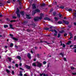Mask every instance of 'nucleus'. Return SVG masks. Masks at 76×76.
<instances>
[{
    "label": "nucleus",
    "instance_id": "5fc2aeb1",
    "mask_svg": "<svg viewBox=\"0 0 76 76\" xmlns=\"http://www.w3.org/2000/svg\"><path fill=\"white\" fill-rule=\"evenodd\" d=\"M6 20H7V21H10V19L8 18H7Z\"/></svg>",
    "mask_w": 76,
    "mask_h": 76
},
{
    "label": "nucleus",
    "instance_id": "393cba45",
    "mask_svg": "<svg viewBox=\"0 0 76 76\" xmlns=\"http://www.w3.org/2000/svg\"><path fill=\"white\" fill-rule=\"evenodd\" d=\"M67 11H68V12H72V9H68Z\"/></svg>",
    "mask_w": 76,
    "mask_h": 76
},
{
    "label": "nucleus",
    "instance_id": "37998d69",
    "mask_svg": "<svg viewBox=\"0 0 76 76\" xmlns=\"http://www.w3.org/2000/svg\"><path fill=\"white\" fill-rule=\"evenodd\" d=\"M72 75H76V72H75V73L72 72Z\"/></svg>",
    "mask_w": 76,
    "mask_h": 76
},
{
    "label": "nucleus",
    "instance_id": "680f3d73",
    "mask_svg": "<svg viewBox=\"0 0 76 76\" xmlns=\"http://www.w3.org/2000/svg\"><path fill=\"white\" fill-rule=\"evenodd\" d=\"M64 61H66V58H64Z\"/></svg>",
    "mask_w": 76,
    "mask_h": 76
},
{
    "label": "nucleus",
    "instance_id": "09e8293b",
    "mask_svg": "<svg viewBox=\"0 0 76 76\" xmlns=\"http://www.w3.org/2000/svg\"><path fill=\"white\" fill-rule=\"evenodd\" d=\"M12 75H13L14 74H15V72H14V71H12Z\"/></svg>",
    "mask_w": 76,
    "mask_h": 76
},
{
    "label": "nucleus",
    "instance_id": "603ef678",
    "mask_svg": "<svg viewBox=\"0 0 76 76\" xmlns=\"http://www.w3.org/2000/svg\"><path fill=\"white\" fill-rule=\"evenodd\" d=\"M74 40H76V36H75L74 37Z\"/></svg>",
    "mask_w": 76,
    "mask_h": 76
},
{
    "label": "nucleus",
    "instance_id": "bf43d9fd",
    "mask_svg": "<svg viewBox=\"0 0 76 76\" xmlns=\"http://www.w3.org/2000/svg\"><path fill=\"white\" fill-rule=\"evenodd\" d=\"M35 50H37V49H38V47H35Z\"/></svg>",
    "mask_w": 76,
    "mask_h": 76
},
{
    "label": "nucleus",
    "instance_id": "f3484780",
    "mask_svg": "<svg viewBox=\"0 0 76 76\" xmlns=\"http://www.w3.org/2000/svg\"><path fill=\"white\" fill-rule=\"evenodd\" d=\"M34 20L35 22L36 21H38V17H36L34 19Z\"/></svg>",
    "mask_w": 76,
    "mask_h": 76
},
{
    "label": "nucleus",
    "instance_id": "cd10ccee",
    "mask_svg": "<svg viewBox=\"0 0 76 76\" xmlns=\"http://www.w3.org/2000/svg\"><path fill=\"white\" fill-rule=\"evenodd\" d=\"M6 72H7V73H10V71L8 69H6Z\"/></svg>",
    "mask_w": 76,
    "mask_h": 76
},
{
    "label": "nucleus",
    "instance_id": "e2e57ef3",
    "mask_svg": "<svg viewBox=\"0 0 76 76\" xmlns=\"http://www.w3.org/2000/svg\"><path fill=\"white\" fill-rule=\"evenodd\" d=\"M60 42L61 43V46L62 45V42H61V41Z\"/></svg>",
    "mask_w": 76,
    "mask_h": 76
},
{
    "label": "nucleus",
    "instance_id": "49530a36",
    "mask_svg": "<svg viewBox=\"0 0 76 76\" xmlns=\"http://www.w3.org/2000/svg\"><path fill=\"white\" fill-rule=\"evenodd\" d=\"M19 75L20 76H22L23 75V74L22 73H20L19 74Z\"/></svg>",
    "mask_w": 76,
    "mask_h": 76
},
{
    "label": "nucleus",
    "instance_id": "dca6fc26",
    "mask_svg": "<svg viewBox=\"0 0 76 76\" xmlns=\"http://www.w3.org/2000/svg\"><path fill=\"white\" fill-rule=\"evenodd\" d=\"M26 18L27 19H31V18L29 17V15H26Z\"/></svg>",
    "mask_w": 76,
    "mask_h": 76
},
{
    "label": "nucleus",
    "instance_id": "6ab92c4d",
    "mask_svg": "<svg viewBox=\"0 0 76 76\" xmlns=\"http://www.w3.org/2000/svg\"><path fill=\"white\" fill-rule=\"evenodd\" d=\"M10 47L11 48H12V47H13V43H11L10 44Z\"/></svg>",
    "mask_w": 76,
    "mask_h": 76
},
{
    "label": "nucleus",
    "instance_id": "0eeeda50",
    "mask_svg": "<svg viewBox=\"0 0 76 76\" xmlns=\"http://www.w3.org/2000/svg\"><path fill=\"white\" fill-rule=\"evenodd\" d=\"M20 2H19V4H20V6H19V9H22V5H21V4H22V3L20 2V1H22V0H19Z\"/></svg>",
    "mask_w": 76,
    "mask_h": 76
},
{
    "label": "nucleus",
    "instance_id": "9b49d317",
    "mask_svg": "<svg viewBox=\"0 0 76 76\" xmlns=\"http://www.w3.org/2000/svg\"><path fill=\"white\" fill-rule=\"evenodd\" d=\"M32 8L33 9H36L37 7H36V6L35 5V4H33L32 5Z\"/></svg>",
    "mask_w": 76,
    "mask_h": 76
},
{
    "label": "nucleus",
    "instance_id": "b1692460",
    "mask_svg": "<svg viewBox=\"0 0 76 76\" xmlns=\"http://www.w3.org/2000/svg\"><path fill=\"white\" fill-rule=\"evenodd\" d=\"M58 24H62V22L61 21H59L58 22Z\"/></svg>",
    "mask_w": 76,
    "mask_h": 76
},
{
    "label": "nucleus",
    "instance_id": "72a5a7b5",
    "mask_svg": "<svg viewBox=\"0 0 76 76\" xmlns=\"http://www.w3.org/2000/svg\"><path fill=\"white\" fill-rule=\"evenodd\" d=\"M59 8H61V9H64V7L63 6H61Z\"/></svg>",
    "mask_w": 76,
    "mask_h": 76
},
{
    "label": "nucleus",
    "instance_id": "864d4df0",
    "mask_svg": "<svg viewBox=\"0 0 76 76\" xmlns=\"http://www.w3.org/2000/svg\"><path fill=\"white\" fill-rule=\"evenodd\" d=\"M74 15L75 17H76V13H74Z\"/></svg>",
    "mask_w": 76,
    "mask_h": 76
},
{
    "label": "nucleus",
    "instance_id": "1a4fd4ad",
    "mask_svg": "<svg viewBox=\"0 0 76 76\" xmlns=\"http://www.w3.org/2000/svg\"><path fill=\"white\" fill-rule=\"evenodd\" d=\"M40 76H42L43 75V76H48V75L46 74V75L45 74H44L43 73L42 74H40Z\"/></svg>",
    "mask_w": 76,
    "mask_h": 76
},
{
    "label": "nucleus",
    "instance_id": "39448f33",
    "mask_svg": "<svg viewBox=\"0 0 76 76\" xmlns=\"http://www.w3.org/2000/svg\"><path fill=\"white\" fill-rule=\"evenodd\" d=\"M40 16L39 17H37L38 20L39 19V20H41V19H42V17L44 16V15H43L42 13L40 14Z\"/></svg>",
    "mask_w": 76,
    "mask_h": 76
},
{
    "label": "nucleus",
    "instance_id": "2f4dec72",
    "mask_svg": "<svg viewBox=\"0 0 76 76\" xmlns=\"http://www.w3.org/2000/svg\"><path fill=\"white\" fill-rule=\"evenodd\" d=\"M62 46H63V48H65L66 47V45L64 44L63 43L62 44Z\"/></svg>",
    "mask_w": 76,
    "mask_h": 76
},
{
    "label": "nucleus",
    "instance_id": "f8f14e48",
    "mask_svg": "<svg viewBox=\"0 0 76 76\" xmlns=\"http://www.w3.org/2000/svg\"><path fill=\"white\" fill-rule=\"evenodd\" d=\"M27 56L29 58L31 59V54L29 53H28L27 55Z\"/></svg>",
    "mask_w": 76,
    "mask_h": 76
},
{
    "label": "nucleus",
    "instance_id": "6e6552de",
    "mask_svg": "<svg viewBox=\"0 0 76 76\" xmlns=\"http://www.w3.org/2000/svg\"><path fill=\"white\" fill-rule=\"evenodd\" d=\"M63 23H65V24H66V25H68L69 23V22L67 21L63 20Z\"/></svg>",
    "mask_w": 76,
    "mask_h": 76
},
{
    "label": "nucleus",
    "instance_id": "0e129e2a",
    "mask_svg": "<svg viewBox=\"0 0 76 76\" xmlns=\"http://www.w3.org/2000/svg\"><path fill=\"white\" fill-rule=\"evenodd\" d=\"M46 36V37H50V35H45Z\"/></svg>",
    "mask_w": 76,
    "mask_h": 76
},
{
    "label": "nucleus",
    "instance_id": "c9c22d12",
    "mask_svg": "<svg viewBox=\"0 0 76 76\" xmlns=\"http://www.w3.org/2000/svg\"><path fill=\"white\" fill-rule=\"evenodd\" d=\"M15 67H18L19 65H18V64H15Z\"/></svg>",
    "mask_w": 76,
    "mask_h": 76
},
{
    "label": "nucleus",
    "instance_id": "7c9ffc66",
    "mask_svg": "<svg viewBox=\"0 0 76 76\" xmlns=\"http://www.w3.org/2000/svg\"><path fill=\"white\" fill-rule=\"evenodd\" d=\"M12 19H16V18H17V17H16V16H13L12 17Z\"/></svg>",
    "mask_w": 76,
    "mask_h": 76
},
{
    "label": "nucleus",
    "instance_id": "aec40b11",
    "mask_svg": "<svg viewBox=\"0 0 76 76\" xmlns=\"http://www.w3.org/2000/svg\"><path fill=\"white\" fill-rule=\"evenodd\" d=\"M10 28L11 29H13L15 28H13V26L12 24H10Z\"/></svg>",
    "mask_w": 76,
    "mask_h": 76
},
{
    "label": "nucleus",
    "instance_id": "c03bdc74",
    "mask_svg": "<svg viewBox=\"0 0 76 76\" xmlns=\"http://www.w3.org/2000/svg\"><path fill=\"white\" fill-rule=\"evenodd\" d=\"M7 3H10V1L9 0L7 1Z\"/></svg>",
    "mask_w": 76,
    "mask_h": 76
},
{
    "label": "nucleus",
    "instance_id": "f03ea898",
    "mask_svg": "<svg viewBox=\"0 0 76 76\" xmlns=\"http://www.w3.org/2000/svg\"><path fill=\"white\" fill-rule=\"evenodd\" d=\"M10 36L11 38L12 39L14 40H15V41H18V39L14 37L13 38V35L12 34H10Z\"/></svg>",
    "mask_w": 76,
    "mask_h": 76
},
{
    "label": "nucleus",
    "instance_id": "473e14b6",
    "mask_svg": "<svg viewBox=\"0 0 76 76\" xmlns=\"http://www.w3.org/2000/svg\"><path fill=\"white\" fill-rule=\"evenodd\" d=\"M20 13H21V14L23 16V15H24V13L23 12H20Z\"/></svg>",
    "mask_w": 76,
    "mask_h": 76
},
{
    "label": "nucleus",
    "instance_id": "774afa93",
    "mask_svg": "<svg viewBox=\"0 0 76 76\" xmlns=\"http://www.w3.org/2000/svg\"><path fill=\"white\" fill-rule=\"evenodd\" d=\"M74 52H75V53H76V49H75L74 50Z\"/></svg>",
    "mask_w": 76,
    "mask_h": 76
},
{
    "label": "nucleus",
    "instance_id": "9d476101",
    "mask_svg": "<svg viewBox=\"0 0 76 76\" xmlns=\"http://www.w3.org/2000/svg\"><path fill=\"white\" fill-rule=\"evenodd\" d=\"M54 32H55L56 33L54 34V36L56 37V35H57V33H58V32H57V31L56 29L54 30Z\"/></svg>",
    "mask_w": 76,
    "mask_h": 76
},
{
    "label": "nucleus",
    "instance_id": "f257e3e1",
    "mask_svg": "<svg viewBox=\"0 0 76 76\" xmlns=\"http://www.w3.org/2000/svg\"><path fill=\"white\" fill-rule=\"evenodd\" d=\"M15 14L17 15L18 18H19V7L17 8Z\"/></svg>",
    "mask_w": 76,
    "mask_h": 76
},
{
    "label": "nucleus",
    "instance_id": "79ce46f5",
    "mask_svg": "<svg viewBox=\"0 0 76 76\" xmlns=\"http://www.w3.org/2000/svg\"><path fill=\"white\" fill-rule=\"evenodd\" d=\"M71 42V41H69L68 42V43H67V45H69V44H70V43Z\"/></svg>",
    "mask_w": 76,
    "mask_h": 76
},
{
    "label": "nucleus",
    "instance_id": "de8ad7c7",
    "mask_svg": "<svg viewBox=\"0 0 76 76\" xmlns=\"http://www.w3.org/2000/svg\"><path fill=\"white\" fill-rule=\"evenodd\" d=\"M20 70H22L23 71V70H24V69H22V68H20Z\"/></svg>",
    "mask_w": 76,
    "mask_h": 76
},
{
    "label": "nucleus",
    "instance_id": "412c9836",
    "mask_svg": "<svg viewBox=\"0 0 76 76\" xmlns=\"http://www.w3.org/2000/svg\"><path fill=\"white\" fill-rule=\"evenodd\" d=\"M56 14L57 12H56L55 11L53 12V15L54 16H55V15H56Z\"/></svg>",
    "mask_w": 76,
    "mask_h": 76
},
{
    "label": "nucleus",
    "instance_id": "423d86ee",
    "mask_svg": "<svg viewBox=\"0 0 76 76\" xmlns=\"http://www.w3.org/2000/svg\"><path fill=\"white\" fill-rule=\"evenodd\" d=\"M25 67H26L28 70H29L31 69V66L27 65H25L24 66Z\"/></svg>",
    "mask_w": 76,
    "mask_h": 76
},
{
    "label": "nucleus",
    "instance_id": "4be33fe9",
    "mask_svg": "<svg viewBox=\"0 0 76 76\" xmlns=\"http://www.w3.org/2000/svg\"><path fill=\"white\" fill-rule=\"evenodd\" d=\"M56 28V27H54V26H51L50 27V28L51 29H53V28Z\"/></svg>",
    "mask_w": 76,
    "mask_h": 76
},
{
    "label": "nucleus",
    "instance_id": "052dcab7",
    "mask_svg": "<svg viewBox=\"0 0 76 76\" xmlns=\"http://www.w3.org/2000/svg\"><path fill=\"white\" fill-rule=\"evenodd\" d=\"M15 48H18V46H17V45H15Z\"/></svg>",
    "mask_w": 76,
    "mask_h": 76
},
{
    "label": "nucleus",
    "instance_id": "3c124183",
    "mask_svg": "<svg viewBox=\"0 0 76 76\" xmlns=\"http://www.w3.org/2000/svg\"><path fill=\"white\" fill-rule=\"evenodd\" d=\"M54 19L55 20H58V18L56 17H54Z\"/></svg>",
    "mask_w": 76,
    "mask_h": 76
},
{
    "label": "nucleus",
    "instance_id": "ea45409f",
    "mask_svg": "<svg viewBox=\"0 0 76 76\" xmlns=\"http://www.w3.org/2000/svg\"><path fill=\"white\" fill-rule=\"evenodd\" d=\"M69 34L70 36H72V33L69 32Z\"/></svg>",
    "mask_w": 76,
    "mask_h": 76
},
{
    "label": "nucleus",
    "instance_id": "338daca9",
    "mask_svg": "<svg viewBox=\"0 0 76 76\" xmlns=\"http://www.w3.org/2000/svg\"><path fill=\"white\" fill-rule=\"evenodd\" d=\"M24 76H27V75H26V74H24Z\"/></svg>",
    "mask_w": 76,
    "mask_h": 76
},
{
    "label": "nucleus",
    "instance_id": "a19ab883",
    "mask_svg": "<svg viewBox=\"0 0 76 76\" xmlns=\"http://www.w3.org/2000/svg\"><path fill=\"white\" fill-rule=\"evenodd\" d=\"M53 11V9H51V10H50V13H51V12H52Z\"/></svg>",
    "mask_w": 76,
    "mask_h": 76
},
{
    "label": "nucleus",
    "instance_id": "a878e982",
    "mask_svg": "<svg viewBox=\"0 0 76 76\" xmlns=\"http://www.w3.org/2000/svg\"><path fill=\"white\" fill-rule=\"evenodd\" d=\"M64 32V30H62L61 31H60L59 32V33H60L61 34H63Z\"/></svg>",
    "mask_w": 76,
    "mask_h": 76
},
{
    "label": "nucleus",
    "instance_id": "4c0bfd02",
    "mask_svg": "<svg viewBox=\"0 0 76 76\" xmlns=\"http://www.w3.org/2000/svg\"><path fill=\"white\" fill-rule=\"evenodd\" d=\"M27 32H31V30L30 29H28L27 30Z\"/></svg>",
    "mask_w": 76,
    "mask_h": 76
},
{
    "label": "nucleus",
    "instance_id": "e433bc0d",
    "mask_svg": "<svg viewBox=\"0 0 76 76\" xmlns=\"http://www.w3.org/2000/svg\"><path fill=\"white\" fill-rule=\"evenodd\" d=\"M0 6H4V5H3V3H2L0 2Z\"/></svg>",
    "mask_w": 76,
    "mask_h": 76
},
{
    "label": "nucleus",
    "instance_id": "c85d7f7f",
    "mask_svg": "<svg viewBox=\"0 0 76 76\" xmlns=\"http://www.w3.org/2000/svg\"><path fill=\"white\" fill-rule=\"evenodd\" d=\"M4 28H8V25H4Z\"/></svg>",
    "mask_w": 76,
    "mask_h": 76
},
{
    "label": "nucleus",
    "instance_id": "a211bd4d",
    "mask_svg": "<svg viewBox=\"0 0 76 76\" xmlns=\"http://www.w3.org/2000/svg\"><path fill=\"white\" fill-rule=\"evenodd\" d=\"M30 25H33V26H34L33 27L34 28H35V26H36V25H35V24H30L29 25H28V26H30Z\"/></svg>",
    "mask_w": 76,
    "mask_h": 76
},
{
    "label": "nucleus",
    "instance_id": "58836bf2",
    "mask_svg": "<svg viewBox=\"0 0 76 76\" xmlns=\"http://www.w3.org/2000/svg\"><path fill=\"white\" fill-rule=\"evenodd\" d=\"M43 64H46L47 63V62L46 61H44L43 62Z\"/></svg>",
    "mask_w": 76,
    "mask_h": 76
},
{
    "label": "nucleus",
    "instance_id": "13d9d810",
    "mask_svg": "<svg viewBox=\"0 0 76 76\" xmlns=\"http://www.w3.org/2000/svg\"><path fill=\"white\" fill-rule=\"evenodd\" d=\"M3 16V15H2V14L1 13L0 14V18H1V17H2Z\"/></svg>",
    "mask_w": 76,
    "mask_h": 76
},
{
    "label": "nucleus",
    "instance_id": "6e6d98bb",
    "mask_svg": "<svg viewBox=\"0 0 76 76\" xmlns=\"http://www.w3.org/2000/svg\"><path fill=\"white\" fill-rule=\"evenodd\" d=\"M17 58L19 59V56H17L16 57Z\"/></svg>",
    "mask_w": 76,
    "mask_h": 76
},
{
    "label": "nucleus",
    "instance_id": "c756f323",
    "mask_svg": "<svg viewBox=\"0 0 76 76\" xmlns=\"http://www.w3.org/2000/svg\"><path fill=\"white\" fill-rule=\"evenodd\" d=\"M61 36V34H58V38H60V36Z\"/></svg>",
    "mask_w": 76,
    "mask_h": 76
},
{
    "label": "nucleus",
    "instance_id": "f704fd0d",
    "mask_svg": "<svg viewBox=\"0 0 76 76\" xmlns=\"http://www.w3.org/2000/svg\"><path fill=\"white\" fill-rule=\"evenodd\" d=\"M50 28H45V30H49Z\"/></svg>",
    "mask_w": 76,
    "mask_h": 76
},
{
    "label": "nucleus",
    "instance_id": "bb28decb",
    "mask_svg": "<svg viewBox=\"0 0 76 76\" xmlns=\"http://www.w3.org/2000/svg\"><path fill=\"white\" fill-rule=\"evenodd\" d=\"M32 65L33 66H34L35 67H36V66H37V65H36V64H35V63H33L32 64Z\"/></svg>",
    "mask_w": 76,
    "mask_h": 76
},
{
    "label": "nucleus",
    "instance_id": "7ed1b4c3",
    "mask_svg": "<svg viewBox=\"0 0 76 76\" xmlns=\"http://www.w3.org/2000/svg\"><path fill=\"white\" fill-rule=\"evenodd\" d=\"M37 67H41L42 66V64L40 63L38 61H37Z\"/></svg>",
    "mask_w": 76,
    "mask_h": 76
},
{
    "label": "nucleus",
    "instance_id": "2eb2a0df",
    "mask_svg": "<svg viewBox=\"0 0 76 76\" xmlns=\"http://www.w3.org/2000/svg\"><path fill=\"white\" fill-rule=\"evenodd\" d=\"M28 23V21H24V22L23 23V25H25V24H26V23Z\"/></svg>",
    "mask_w": 76,
    "mask_h": 76
},
{
    "label": "nucleus",
    "instance_id": "4d7b16f0",
    "mask_svg": "<svg viewBox=\"0 0 76 76\" xmlns=\"http://www.w3.org/2000/svg\"><path fill=\"white\" fill-rule=\"evenodd\" d=\"M11 67H12V66L11 65L8 66L9 69H11Z\"/></svg>",
    "mask_w": 76,
    "mask_h": 76
},
{
    "label": "nucleus",
    "instance_id": "69168bd1",
    "mask_svg": "<svg viewBox=\"0 0 76 76\" xmlns=\"http://www.w3.org/2000/svg\"><path fill=\"white\" fill-rule=\"evenodd\" d=\"M74 25H76V23H74Z\"/></svg>",
    "mask_w": 76,
    "mask_h": 76
},
{
    "label": "nucleus",
    "instance_id": "8fccbe9b",
    "mask_svg": "<svg viewBox=\"0 0 76 76\" xmlns=\"http://www.w3.org/2000/svg\"><path fill=\"white\" fill-rule=\"evenodd\" d=\"M67 35V34L65 33L64 34V37H66Z\"/></svg>",
    "mask_w": 76,
    "mask_h": 76
},
{
    "label": "nucleus",
    "instance_id": "20e7f679",
    "mask_svg": "<svg viewBox=\"0 0 76 76\" xmlns=\"http://www.w3.org/2000/svg\"><path fill=\"white\" fill-rule=\"evenodd\" d=\"M38 12V13H39L40 12V10H39L38 9H37L35 10V12H33L32 13V15L33 16H34V15L36 13V12Z\"/></svg>",
    "mask_w": 76,
    "mask_h": 76
},
{
    "label": "nucleus",
    "instance_id": "4468645a",
    "mask_svg": "<svg viewBox=\"0 0 76 76\" xmlns=\"http://www.w3.org/2000/svg\"><path fill=\"white\" fill-rule=\"evenodd\" d=\"M7 59L9 60V61L10 62H11L12 59V58H10V57H8Z\"/></svg>",
    "mask_w": 76,
    "mask_h": 76
},
{
    "label": "nucleus",
    "instance_id": "ddd939ff",
    "mask_svg": "<svg viewBox=\"0 0 76 76\" xmlns=\"http://www.w3.org/2000/svg\"><path fill=\"white\" fill-rule=\"evenodd\" d=\"M44 20H50V19L48 17L45 18Z\"/></svg>",
    "mask_w": 76,
    "mask_h": 76
},
{
    "label": "nucleus",
    "instance_id": "a18cd8bd",
    "mask_svg": "<svg viewBox=\"0 0 76 76\" xmlns=\"http://www.w3.org/2000/svg\"><path fill=\"white\" fill-rule=\"evenodd\" d=\"M45 42L47 43V44H51L50 43H48V42H47L46 41Z\"/></svg>",
    "mask_w": 76,
    "mask_h": 76
},
{
    "label": "nucleus",
    "instance_id": "5701e85b",
    "mask_svg": "<svg viewBox=\"0 0 76 76\" xmlns=\"http://www.w3.org/2000/svg\"><path fill=\"white\" fill-rule=\"evenodd\" d=\"M45 6V4L44 3H43L40 6L41 7H44Z\"/></svg>",
    "mask_w": 76,
    "mask_h": 76
}]
</instances>
